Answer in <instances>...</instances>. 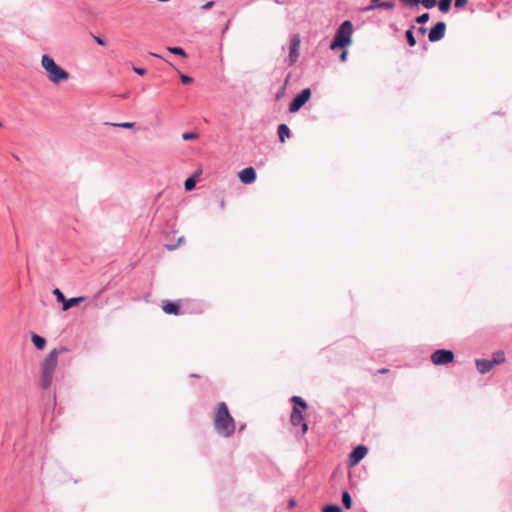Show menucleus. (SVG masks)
<instances>
[{
    "mask_svg": "<svg viewBox=\"0 0 512 512\" xmlns=\"http://www.w3.org/2000/svg\"><path fill=\"white\" fill-rule=\"evenodd\" d=\"M311 89L310 88H304L301 90L300 93H298L290 102L289 104V112L295 113L299 111L311 98Z\"/></svg>",
    "mask_w": 512,
    "mask_h": 512,
    "instance_id": "39448f33",
    "label": "nucleus"
},
{
    "mask_svg": "<svg viewBox=\"0 0 512 512\" xmlns=\"http://www.w3.org/2000/svg\"><path fill=\"white\" fill-rule=\"evenodd\" d=\"M151 55H152V56H154V57H160V56H159L158 54H156V53H151Z\"/></svg>",
    "mask_w": 512,
    "mask_h": 512,
    "instance_id": "37998d69",
    "label": "nucleus"
},
{
    "mask_svg": "<svg viewBox=\"0 0 512 512\" xmlns=\"http://www.w3.org/2000/svg\"><path fill=\"white\" fill-rule=\"evenodd\" d=\"M446 23L443 21L437 22L429 31L428 39L430 42H438L445 36Z\"/></svg>",
    "mask_w": 512,
    "mask_h": 512,
    "instance_id": "6e6552de",
    "label": "nucleus"
},
{
    "mask_svg": "<svg viewBox=\"0 0 512 512\" xmlns=\"http://www.w3.org/2000/svg\"><path fill=\"white\" fill-rule=\"evenodd\" d=\"M277 133L279 140L282 143H284L286 139L290 138L291 136L290 128L286 124H280L277 128Z\"/></svg>",
    "mask_w": 512,
    "mask_h": 512,
    "instance_id": "2eb2a0df",
    "label": "nucleus"
},
{
    "mask_svg": "<svg viewBox=\"0 0 512 512\" xmlns=\"http://www.w3.org/2000/svg\"><path fill=\"white\" fill-rule=\"evenodd\" d=\"M53 295L56 297V300L58 302H61L63 304V302L65 301V296L64 294L61 292V290L59 288H55L53 291H52Z\"/></svg>",
    "mask_w": 512,
    "mask_h": 512,
    "instance_id": "cd10ccee",
    "label": "nucleus"
},
{
    "mask_svg": "<svg viewBox=\"0 0 512 512\" xmlns=\"http://www.w3.org/2000/svg\"><path fill=\"white\" fill-rule=\"evenodd\" d=\"M454 360V352L448 349H438L431 354V362L434 365H447Z\"/></svg>",
    "mask_w": 512,
    "mask_h": 512,
    "instance_id": "423d86ee",
    "label": "nucleus"
},
{
    "mask_svg": "<svg viewBox=\"0 0 512 512\" xmlns=\"http://www.w3.org/2000/svg\"><path fill=\"white\" fill-rule=\"evenodd\" d=\"M379 372L380 373H385V372H387V369L383 368V369L379 370Z\"/></svg>",
    "mask_w": 512,
    "mask_h": 512,
    "instance_id": "79ce46f5",
    "label": "nucleus"
},
{
    "mask_svg": "<svg viewBox=\"0 0 512 512\" xmlns=\"http://www.w3.org/2000/svg\"><path fill=\"white\" fill-rule=\"evenodd\" d=\"M296 505H297V502H296V500H295V499H290V500L288 501V508H289V509L294 508Z\"/></svg>",
    "mask_w": 512,
    "mask_h": 512,
    "instance_id": "58836bf2",
    "label": "nucleus"
},
{
    "mask_svg": "<svg viewBox=\"0 0 512 512\" xmlns=\"http://www.w3.org/2000/svg\"><path fill=\"white\" fill-rule=\"evenodd\" d=\"M424 8L426 9H432L437 4L436 0H421V3Z\"/></svg>",
    "mask_w": 512,
    "mask_h": 512,
    "instance_id": "c85d7f7f",
    "label": "nucleus"
},
{
    "mask_svg": "<svg viewBox=\"0 0 512 512\" xmlns=\"http://www.w3.org/2000/svg\"><path fill=\"white\" fill-rule=\"evenodd\" d=\"M353 24L350 20L343 21L335 32L329 45L331 50L344 49L352 43Z\"/></svg>",
    "mask_w": 512,
    "mask_h": 512,
    "instance_id": "7ed1b4c3",
    "label": "nucleus"
},
{
    "mask_svg": "<svg viewBox=\"0 0 512 512\" xmlns=\"http://www.w3.org/2000/svg\"><path fill=\"white\" fill-rule=\"evenodd\" d=\"M289 79H290V75H288V76H287V78H286V80H285V82H284L283 86H282V87L280 88V90L277 92V94H276V99H277V100L281 99V97L283 96V94H284V92H285V89H286V85H287V83H288Z\"/></svg>",
    "mask_w": 512,
    "mask_h": 512,
    "instance_id": "c756f323",
    "label": "nucleus"
},
{
    "mask_svg": "<svg viewBox=\"0 0 512 512\" xmlns=\"http://www.w3.org/2000/svg\"><path fill=\"white\" fill-rule=\"evenodd\" d=\"M66 351L65 347L59 349H53L41 362V378L40 386L46 390L50 387L53 379V374L58 363V356L60 352Z\"/></svg>",
    "mask_w": 512,
    "mask_h": 512,
    "instance_id": "f03ea898",
    "label": "nucleus"
},
{
    "mask_svg": "<svg viewBox=\"0 0 512 512\" xmlns=\"http://www.w3.org/2000/svg\"><path fill=\"white\" fill-rule=\"evenodd\" d=\"M368 453V448L364 445L356 446L349 455V463L351 466L357 465Z\"/></svg>",
    "mask_w": 512,
    "mask_h": 512,
    "instance_id": "1a4fd4ad",
    "label": "nucleus"
},
{
    "mask_svg": "<svg viewBox=\"0 0 512 512\" xmlns=\"http://www.w3.org/2000/svg\"><path fill=\"white\" fill-rule=\"evenodd\" d=\"M438 8L442 13H448L451 9L452 0H439Z\"/></svg>",
    "mask_w": 512,
    "mask_h": 512,
    "instance_id": "aec40b11",
    "label": "nucleus"
},
{
    "mask_svg": "<svg viewBox=\"0 0 512 512\" xmlns=\"http://www.w3.org/2000/svg\"><path fill=\"white\" fill-rule=\"evenodd\" d=\"M238 177L243 184H251L256 180L257 174L255 169L250 166L242 169L238 173Z\"/></svg>",
    "mask_w": 512,
    "mask_h": 512,
    "instance_id": "f8f14e48",
    "label": "nucleus"
},
{
    "mask_svg": "<svg viewBox=\"0 0 512 512\" xmlns=\"http://www.w3.org/2000/svg\"><path fill=\"white\" fill-rule=\"evenodd\" d=\"M290 422L293 426H301L302 433L305 434L308 430V424L304 421V417L301 410L292 408Z\"/></svg>",
    "mask_w": 512,
    "mask_h": 512,
    "instance_id": "9b49d317",
    "label": "nucleus"
},
{
    "mask_svg": "<svg viewBox=\"0 0 512 512\" xmlns=\"http://www.w3.org/2000/svg\"><path fill=\"white\" fill-rule=\"evenodd\" d=\"M162 310L168 315H179L180 304L179 302H172L169 300L162 301Z\"/></svg>",
    "mask_w": 512,
    "mask_h": 512,
    "instance_id": "ddd939ff",
    "label": "nucleus"
},
{
    "mask_svg": "<svg viewBox=\"0 0 512 512\" xmlns=\"http://www.w3.org/2000/svg\"><path fill=\"white\" fill-rule=\"evenodd\" d=\"M198 135L194 132H185L182 134V139L185 141L197 139Z\"/></svg>",
    "mask_w": 512,
    "mask_h": 512,
    "instance_id": "7c9ffc66",
    "label": "nucleus"
},
{
    "mask_svg": "<svg viewBox=\"0 0 512 512\" xmlns=\"http://www.w3.org/2000/svg\"><path fill=\"white\" fill-rule=\"evenodd\" d=\"M133 70L136 74L141 75V76H143L146 73V69H144L142 67H134Z\"/></svg>",
    "mask_w": 512,
    "mask_h": 512,
    "instance_id": "f704fd0d",
    "label": "nucleus"
},
{
    "mask_svg": "<svg viewBox=\"0 0 512 512\" xmlns=\"http://www.w3.org/2000/svg\"><path fill=\"white\" fill-rule=\"evenodd\" d=\"M322 512H342V508L338 504H328L322 508Z\"/></svg>",
    "mask_w": 512,
    "mask_h": 512,
    "instance_id": "b1692460",
    "label": "nucleus"
},
{
    "mask_svg": "<svg viewBox=\"0 0 512 512\" xmlns=\"http://www.w3.org/2000/svg\"><path fill=\"white\" fill-rule=\"evenodd\" d=\"M352 498L348 491L342 492V504L346 509H350L352 507Z\"/></svg>",
    "mask_w": 512,
    "mask_h": 512,
    "instance_id": "412c9836",
    "label": "nucleus"
},
{
    "mask_svg": "<svg viewBox=\"0 0 512 512\" xmlns=\"http://www.w3.org/2000/svg\"><path fill=\"white\" fill-rule=\"evenodd\" d=\"M112 125L116 126V127L130 129V128H133L135 126V123H133V122H122V123H113Z\"/></svg>",
    "mask_w": 512,
    "mask_h": 512,
    "instance_id": "2f4dec72",
    "label": "nucleus"
},
{
    "mask_svg": "<svg viewBox=\"0 0 512 512\" xmlns=\"http://www.w3.org/2000/svg\"><path fill=\"white\" fill-rule=\"evenodd\" d=\"M83 300H84L83 296L72 297V298H69V299L65 298V301L63 302L62 309L64 311L69 310L70 308L77 306Z\"/></svg>",
    "mask_w": 512,
    "mask_h": 512,
    "instance_id": "dca6fc26",
    "label": "nucleus"
},
{
    "mask_svg": "<svg viewBox=\"0 0 512 512\" xmlns=\"http://www.w3.org/2000/svg\"><path fill=\"white\" fill-rule=\"evenodd\" d=\"M476 368L479 373L486 374L493 368V362L488 359H477L475 361Z\"/></svg>",
    "mask_w": 512,
    "mask_h": 512,
    "instance_id": "4468645a",
    "label": "nucleus"
},
{
    "mask_svg": "<svg viewBox=\"0 0 512 512\" xmlns=\"http://www.w3.org/2000/svg\"><path fill=\"white\" fill-rule=\"evenodd\" d=\"M493 362V365L501 364L505 361V356L502 351H498L493 354V359L491 360Z\"/></svg>",
    "mask_w": 512,
    "mask_h": 512,
    "instance_id": "5701e85b",
    "label": "nucleus"
},
{
    "mask_svg": "<svg viewBox=\"0 0 512 512\" xmlns=\"http://www.w3.org/2000/svg\"><path fill=\"white\" fill-rule=\"evenodd\" d=\"M214 429L217 434L225 438L232 436L235 431V420L230 415L228 407L224 402H220L217 405Z\"/></svg>",
    "mask_w": 512,
    "mask_h": 512,
    "instance_id": "f257e3e1",
    "label": "nucleus"
},
{
    "mask_svg": "<svg viewBox=\"0 0 512 512\" xmlns=\"http://www.w3.org/2000/svg\"><path fill=\"white\" fill-rule=\"evenodd\" d=\"M214 4H215V2H214V1H208L207 3H205V4L202 6V9H204V10H208V9L212 8Z\"/></svg>",
    "mask_w": 512,
    "mask_h": 512,
    "instance_id": "e433bc0d",
    "label": "nucleus"
},
{
    "mask_svg": "<svg viewBox=\"0 0 512 512\" xmlns=\"http://www.w3.org/2000/svg\"><path fill=\"white\" fill-rule=\"evenodd\" d=\"M399 1L404 6L409 7V8L417 7L421 3V0H399Z\"/></svg>",
    "mask_w": 512,
    "mask_h": 512,
    "instance_id": "bb28decb",
    "label": "nucleus"
},
{
    "mask_svg": "<svg viewBox=\"0 0 512 512\" xmlns=\"http://www.w3.org/2000/svg\"><path fill=\"white\" fill-rule=\"evenodd\" d=\"M180 79L183 84H190L193 81V78L186 74H181Z\"/></svg>",
    "mask_w": 512,
    "mask_h": 512,
    "instance_id": "473e14b6",
    "label": "nucleus"
},
{
    "mask_svg": "<svg viewBox=\"0 0 512 512\" xmlns=\"http://www.w3.org/2000/svg\"><path fill=\"white\" fill-rule=\"evenodd\" d=\"M196 180L193 177H188L184 182V188L186 191H191L195 188Z\"/></svg>",
    "mask_w": 512,
    "mask_h": 512,
    "instance_id": "393cba45",
    "label": "nucleus"
},
{
    "mask_svg": "<svg viewBox=\"0 0 512 512\" xmlns=\"http://www.w3.org/2000/svg\"><path fill=\"white\" fill-rule=\"evenodd\" d=\"M418 31L421 33V34H425L427 32V28L424 27V26H421L418 28Z\"/></svg>",
    "mask_w": 512,
    "mask_h": 512,
    "instance_id": "ea45409f",
    "label": "nucleus"
},
{
    "mask_svg": "<svg viewBox=\"0 0 512 512\" xmlns=\"http://www.w3.org/2000/svg\"><path fill=\"white\" fill-rule=\"evenodd\" d=\"M395 7L394 1L370 0V3L362 9L363 12H369L375 9L392 10Z\"/></svg>",
    "mask_w": 512,
    "mask_h": 512,
    "instance_id": "9d476101",
    "label": "nucleus"
},
{
    "mask_svg": "<svg viewBox=\"0 0 512 512\" xmlns=\"http://www.w3.org/2000/svg\"><path fill=\"white\" fill-rule=\"evenodd\" d=\"M429 19H430V15H429V13H423V14H421V15H419V16H417V17L415 18V22H416V23H418V24L423 25V24H425L426 22H428V21H429Z\"/></svg>",
    "mask_w": 512,
    "mask_h": 512,
    "instance_id": "a878e982",
    "label": "nucleus"
},
{
    "mask_svg": "<svg viewBox=\"0 0 512 512\" xmlns=\"http://www.w3.org/2000/svg\"><path fill=\"white\" fill-rule=\"evenodd\" d=\"M174 248H175V246H168V249H170V250H172Z\"/></svg>",
    "mask_w": 512,
    "mask_h": 512,
    "instance_id": "c03bdc74",
    "label": "nucleus"
},
{
    "mask_svg": "<svg viewBox=\"0 0 512 512\" xmlns=\"http://www.w3.org/2000/svg\"><path fill=\"white\" fill-rule=\"evenodd\" d=\"M300 42L301 41L298 34L293 35L292 38L290 39V52L287 60L289 66L294 65L299 58Z\"/></svg>",
    "mask_w": 512,
    "mask_h": 512,
    "instance_id": "0eeeda50",
    "label": "nucleus"
},
{
    "mask_svg": "<svg viewBox=\"0 0 512 512\" xmlns=\"http://www.w3.org/2000/svg\"><path fill=\"white\" fill-rule=\"evenodd\" d=\"M347 54H348V53H347V51H346V50H344V51L340 54L339 59H340V61H341V62L346 61V59H347Z\"/></svg>",
    "mask_w": 512,
    "mask_h": 512,
    "instance_id": "4c0bfd02",
    "label": "nucleus"
},
{
    "mask_svg": "<svg viewBox=\"0 0 512 512\" xmlns=\"http://www.w3.org/2000/svg\"><path fill=\"white\" fill-rule=\"evenodd\" d=\"M229 25H230V21L227 22V24L225 25L222 33H225L229 29Z\"/></svg>",
    "mask_w": 512,
    "mask_h": 512,
    "instance_id": "a19ab883",
    "label": "nucleus"
},
{
    "mask_svg": "<svg viewBox=\"0 0 512 512\" xmlns=\"http://www.w3.org/2000/svg\"><path fill=\"white\" fill-rule=\"evenodd\" d=\"M167 50L172 54H175V55H178V56H181L184 58L187 57V54L182 47H178V46L168 47Z\"/></svg>",
    "mask_w": 512,
    "mask_h": 512,
    "instance_id": "4be33fe9",
    "label": "nucleus"
},
{
    "mask_svg": "<svg viewBox=\"0 0 512 512\" xmlns=\"http://www.w3.org/2000/svg\"><path fill=\"white\" fill-rule=\"evenodd\" d=\"M94 39L98 45H100V46L106 45V41L104 39H102L101 37L94 36Z\"/></svg>",
    "mask_w": 512,
    "mask_h": 512,
    "instance_id": "c9c22d12",
    "label": "nucleus"
},
{
    "mask_svg": "<svg viewBox=\"0 0 512 512\" xmlns=\"http://www.w3.org/2000/svg\"><path fill=\"white\" fill-rule=\"evenodd\" d=\"M291 402L293 403V408H297L298 410H305L307 408L306 401L300 396H292Z\"/></svg>",
    "mask_w": 512,
    "mask_h": 512,
    "instance_id": "a211bd4d",
    "label": "nucleus"
},
{
    "mask_svg": "<svg viewBox=\"0 0 512 512\" xmlns=\"http://www.w3.org/2000/svg\"><path fill=\"white\" fill-rule=\"evenodd\" d=\"M414 26H411L406 32H405V37H406V40H407V43L410 47H414L417 43L416 41V38L414 36V33H413V30H414Z\"/></svg>",
    "mask_w": 512,
    "mask_h": 512,
    "instance_id": "6ab92c4d",
    "label": "nucleus"
},
{
    "mask_svg": "<svg viewBox=\"0 0 512 512\" xmlns=\"http://www.w3.org/2000/svg\"><path fill=\"white\" fill-rule=\"evenodd\" d=\"M32 343L38 350L44 349L46 345V339L36 333H33L31 336Z\"/></svg>",
    "mask_w": 512,
    "mask_h": 512,
    "instance_id": "f3484780",
    "label": "nucleus"
},
{
    "mask_svg": "<svg viewBox=\"0 0 512 512\" xmlns=\"http://www.w3.org/2000/svg\"><path fill=\"white\" fill-rule=\"evenodd\" d=\"M41 65L43 69L47 72L48 79L53 84H59L63 81L68 80L69 73L62 67H60L49 55L44 54L41 57Z\"/></svg>",
    "mask_w": 512,
    "mask_h": 512,
    "instance_id": "20e7f679",
    "label": "nucleus"
},
{
    "mask_svg": "<svg viewBox=\"0 0 512 512\" xmlns=\"http://www.w3.org/2000/svg\"><path fill=\"white\" fill-rule=\"evenodd\" d=\"M468 0H455L454 6L456 8H462L467 4Z\"/></svg>",
    "mask_w": 512,
    "mask_h": 512,
    "instance_id": "72a5a7b5",
    "label": "nucleus"
}]
</instances>
